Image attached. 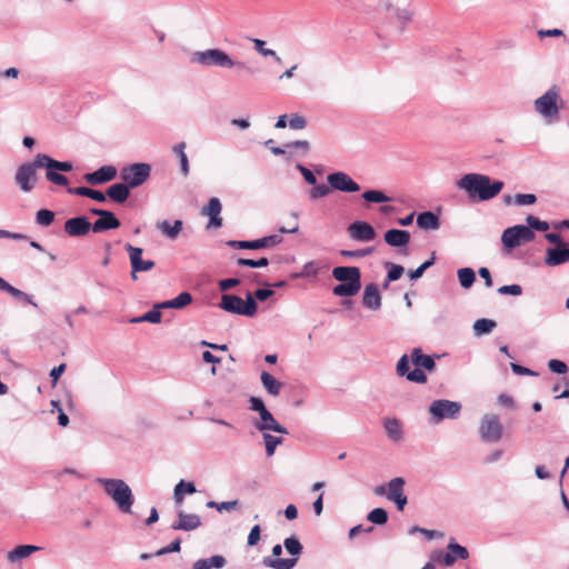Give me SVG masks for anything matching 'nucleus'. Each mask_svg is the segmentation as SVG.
Returning a JSON list of instances; mask_svg holds the SVG:
<instances>
[{
	"mask_svg": "<svg viewBox=\"0 0 569 569\" xmlns=\"http://www.w3.org/2000/svg\"><path fill=\"white\" fill-rule=\"evenodd\" d=\"M190 61L206 68L220 67L230 69L238 67L239 69H244L243 62L234 61L227 52L221 49L194 51L190 57Z\"/></svg>",
	"mask_w": 569,
	"mask_h": 569,
	"instance_id": "nucleus-5",
	"label": "nucleus"
},
{
	"mask_svg": "<svg viewBox=\"0 0 569 569\" xmlns=\"http://www.w3.org/2000/svg\"><path fill=\"white\" fill-rule=\"evenodd\" d=\"M263 441L266 446V453L268 457H271L274 455L276 448L282 443V438L272 436L270 433H263Z\"/></svg>",
	"mask_w": 569,
	"mask_h": 569,
	"instance_id": "nucleus-48",
	"label": "nucleus"
},
{
	"mask_svg": "<svg viewBox=\"0 0 569 569\" xmlns=\"http://www.w3.org/2000/svg\"><path fill=\"white\" fill-rule=\"evenodd\" d=\"M331 189L341 192L353 193L360 191V186L346 172L336 171L327 177Z\"/></svg>",
	"mask_w": 569,
	"mask_h": 569,
	"instance_id": "nucleus-17",
	"label": "nucleus"
},
{
	"mask_svg": "<svg viewBox=\"0 0 569 569\" xmlns=\"http://www.w3.org/2000/svg\"><path fill=\"white\" fill-rule=\"evenodd\" d=\"M289 127L293 130H302L307 127V119L303 116L293 113L289 120Z\"/></svg>",
	"mask_w": 569,
	"mask_h": 569,
	"instance_id": "nucleus-61",
	"label": "nucleus"
},
{
	"mask_svg": "<svg viewBox=\"0 0 569 569\" xmlns=\"http://www.w3.org/2000/svg\"><path fill=\"white\" fill-rule=\"evenodd\" d=\"M479 435L483 442H499L503 436V426L499 417L493 413H486L479 423Z\"/></svg>",
	"mask_w": 569,
	"mask_h": 569,
	"instance_id": "nucleus-11",
	"label": "nucleus"
},
{
	"mask_svg": "<svg viewBox=\"0 0 569 569\" xmlns=\"http://www.w3.org/2000/svg\"><path fill=\"white\" fill-rule=\"evenodd\" d=\"M362 305L370 310H379L381 308V295L376 283H369L365 287L362 293Z\"/></svg>",
	"mask_w": 569,
	"mask_h": 569,
	"instance_id": "nucleus-25",
	"label": "nucleus"
},
{
	"mask_svg": "<svg viewBox=\"0 0 569 569\" xmlns=\"http://www.w3.org/2000/svg\"><path fill=\"white\" fill-rule=\"evenodd\" d=\"M150 173L151 166L139 162L123 167L120 170V178L130 189H134L143 184L149 179Z\"/></svg>",
	"mask_w": 569,
	"mask_h": 569,
	"instance_id": "nucleus-10",
	"label": "nucleus"
},
{
	"mask_svg": "<svg viewBox=\"0 0 569 569\" xmlns=\"http://www.w3.org/2000/svg\"><path fill=\"white\" fill-rule=\"evenodd\" d=\"M92 230V224L84 216L73 217L64 222V232L70 237H83Z\"/></svg>",
	"mask_w": 569,
	"mask_h": 569,
	"instance_id": "nucleus-20",
	"label": "nucleus"
},
{
	"mask_svg": "<svg viewBox=\"0 0 569 569\" xmlns=\"http://www.w3.org/2000/svg\"><path fill=\"white\" fill-rule=\"evenodd\" d=\"M527 227L531 228V230H538V231H547L549 229V223L547 221L539 220L538 218L533 216H528L527 219Z\"/></svg>",
	"mask_w": 569,
	"mask_h": 569,
	"instance_id": "nucleus-56",
	"label": "nucleus"
},
{
	"mask_svg": "<svg viewBox=\"0 0 569 569\" xmlns=\"http://www.w3.org/2000/svg\"><path fill=\"white\" fill-rule=\"evenodd\" d=\"M351 239L360 242L372 241L377 237L375 228L367 221H355L347 229Z\"/></svg>",
	"mask_w": 569,
	"mask_h": 569,
	"instance_id": "nucleus-18",
	"label": "nucleus"
},
{
	"mask_svg": "<svg viewBox=\"0 0 569 569\" xmlns=\"http://www.w3.org/2000/svg\"><path fill=\"white\" fill-rule=\"evenodd\" d=\"M254 49L263 57H272L277 63H281V58L277 54V52L272 49L264 48L266 42L260 39H253Z\"/></svg>",
	"mask_w": 569,
	"mask_h": 569,
	"instance_id": "nucleus-49",
	"label": "nucleus"
},
{
	"mask_svg": "<svg viewBox=\"0 0 569 569\" xmlns=\"http://www.w3.org/2000/svg\"><path fill=\"white\" fill-rule=\"evenodd\" d=\"M41 547L33 546V545H20L17 546L14 549L8 552V560L10 562H16L20 559L29 557L31 553L40 550Z\"/></svg>",
	"mask_w": 569,
	"mask_h": 569,
	"instance_id": "nucleus-37",
	"label": "nucleus"
},
{
	"mask_svg": "<svg viewBox=\"0 0 569 569\" xmlns=\"http://www.w3.org/2000/svg\"><path fill=\"white\" fill-rule=\"evenodd\" d=\"M282 242V237L279 234H271L256 240H230L227 244L234 249H249L257 250L262 248L274 247Z\"/></svg>",
	"mask_w": 569,
	"mask_h": 569,
	"instance_id": "nucleus-15",
	"label": "nucleus"
},
{
	"mask_svg": "<svg viewBox=\"0 0 569 569\" xmlns=\"http://www.w3.org/2000/svg\"><path fill=\"white\" fill-rule=\"evenodd\" d=\"M39 160L40 153H38L32 161L24 162L17 169L14 182L19 186L21 191L30 192L36 187L38 180L36 170L44 168V166L39 164Z\"/></svg>",
	"mask_w": 569,
	"mask_h": 569,
	"instance_id": "nucleus-8",
	"label": "nucleus"
},
{
	"mask_svg": "<svg viewBox=\"0 0 569 569\" xmlns=\"http://www.w3.org/2000/svg\"><path fill=\"white\" fill-rule=\"evenodd\" d=\"M46 178L53 184L67 187L69 181L68 178L60 173L57 169H46Z\"/></svg>",
	"mask_w": 569,
	"mask_h": 569,
	"instance_id": "nucleus-50",
	"label": "nucleus"
},
{
	"mask_svg": "<svg viewBox=\"0 0 569 569\" xmlns=\"http://www.w3.org/2000/svg\"><path fill=\"white\" fill-rule=\"evenodd\" d=\"M332 277L340 282L332 289L337 297H352L361 289V272L358 267H336Z\"/></svg>",
	"mask_w": 569,
	"mask_h": 569,
	"instance_id": "nucleus-3",
	"label": "nucleus"
},
{
	"mask_svg": "<svg viewBox=\"0 0 569 569\" xmlns=\"http://www.w3.org/2000/svg\"><path fill=\"white\" fill-rule=\"evenodd\" d=\"M173 300L174 309H183L188 305L192 302V296L191 293L183 291L179 293Z\"/></svg>",
	"mask_w": 569,
	"mask_h": 569,
	"instance_id": "nucleus-57",
	"label": "nucleus"
},
{
	"mask_svg": "<svg viewBox=\"0 0 569 569\" xmlns=\"http://www.w3.org/2000/svg\"><path fill=\"white\" fill-rule=\"evenodd\" d=\"M396 371L398 376L406 377L407 380L416 383H426L427 382V376L426 373L419 369L415 368L413 370H410L409 366V358L407 355H403L397 362Z\"/></svg>",
	"mask_w": 569,
	"mask_h": 569,
	"instance_id": "nucleus-19",
	"label": "nucleus"
},
{
	"mask_svg": "<svg viewBox=\"0 0 569 569\" xmlns=\"http://www.w3.org/2000/svg\"><path fill=\"white\" fill-rule=\"evenodd\" d=\"M536 234L531 228L525 224H516L507 228L501 236V242L505 248L513 249L519 247L522 242H530L535 239Z\"/></svg>",
	"mask_w": 569,
	"mask_h": 569,
	"instance_id": "nucleus-12",
	"label": "nucleus"
},
{
	"mask_svg": "<svg viewBox=\"0 0 569 569\" xmlns=\"http://www.w3.org/2000/svg\"><path fill=\"white\" fill-rule=\"evenodd\" d=\"M362 198L367 202H373V203H382L390 201V198L380 190H367L362 193Z\"/></svg>",
	"mask_w": 569,
	"mask_h": 569,
	"instance_id": "nucleus-46",
	"label": "nucleus"
},
{
	"mask_svg": "<svg viewBox=\"0 0 569 569\" xmlns=\"http://www.w3.org/2000/svg\"><path fill=\"white\" fill-rule=\"evenodd\" d=\"M162 313L158 310L154 305L153 308L146 312L140 317H134L130 319V323H140V322H150V323H159L161 321Z\"/></svg>",
	"mask_w": 569,
	"mask_h": 569,
	"instance_id": "nucleus-43",
	"label": "nucleus"
},
{
	"mask_svg": "<svg viewBox=\"0 0 569 569\" xmlns=\"http://www.w3.org/2000/svg\"><path fill=\"white\" fill-rule=\"evenodd\" d=\"M0 291H6L18 300H22L34 308H38V303L33 300V297L29 293L23 292L20 289L14 288L8 281L0 277Z\"/></svg>",
	"mask_w": 569,
	"mask_h": 569,
	"instance_id": "nucleus-30",
	"label": "nucleus"
},
{
	"mask_svg": "<svg viewBox=\"0 0 569 569\" xmlns=\"http://www.w3.org/2000/svg\"><path fill=\"white\" fill-rule=\"evenodd\" d=\"M181 550V539H174L169 546H166L154 552L156 557L163 556L171 552H179Z\"/></svg>",
	"mask_w": 569,
	"mask_h": 569,
	"instance_id": "nucleus-59",
	"label": "nucleus"
},
{
	"mask_svg": "<svg viewBox=\"0 0 569 569\" xmlns=\"http://www.w3.org/2000/svg\"><path fill=\"white\" fill-rule=\"evenodd\" d=\"M254 427L259 431L270 430V431H274V432L282 433V435L288 433L287 428H284L282 425H280L274 419V417L272 416V413L269 410H267V411L262 412V415H260V421L256 422Z\"/></svg>",
	"mask_w": 569,
	"mask_h": 569,
	"instance_id": "nucleus-26",
	"label": "nucleus"
},
{
	"mask_svg": "<svg viewBox=\"0 0 569 569\" xmlns=\"http://www.w3.org/2000/svg\"><path fill=\"white\" fill-rule=\"evenodd\" d=\"M54 220V212L49 209H40L36 213V222L42 227L50 226Z\"/></svg>",
	"mask_w": 569,
	"mask_h": 569,
	"instance_id": "nucleus-52",
	"label": "nucleus"
},
{
	"mask_svg": "<svg viewBox=\"0 0 569 569\" xmlns=\"http://www.w3.org/2000/svg\"><path fill=\"white\" fill-rule=\"evenodd\" d=\"M283 546L287 552L293 557H298L302 552V545L295 536L286 538ZM297 563V558H271L264 557L262 565L272 569H292Z\"/></svg>",
	"mask_w": 569,
	"mask_h": 569,
	"instance_id": "nucleus-7",
	"label": "nucleus"
},
{
	"mask_svg": "<svg viewBox=\"0 0 569 569\" xmlns=\"http://www.w3.org/2000/svg\"><path fill=\"white\" fill-rule=\"evenodd\" d=\"M39 164L44 166L46 169H57L60 172H69L73 169L70 161H58L44 153H40Z\"/></svg>",
	"mask_w": 569,
	"mask_h": 569,
	"instance_id": "nucleus-34",
	"label": "nucleus"
},
{
	"mask_svg": "<svg viewBox=\"0 0 569 569\" xmlns=\"http://www.w3.org/2000/svg\"><path fill=\"white\" fill-rule=\"evenodd\" d=\"M385 268L388 270L387 278L383 283V288H387L390 282L397 281L401 278L405 272V268L400 264H396L393 262H386Z\"/></svg>",
	"mask_w": 569,
	"mask_h": 569,
	"instance_id": "nucleus-42",
	"label": "nucleus"
},
{
	"mask_svg": "<svg viewBox=\"0 0 569 569\" xmlns=\"http://www.w3.org/2000/svg\"><path fill=\"white\" fill-rule=\"evenodd\" d=\"M201 518L196 513H188L183 510L177 512V520L172 522V530L192 531L201 527Z\"/></svg>",
	"mask_w": 569,
	"mask_h": 569,
	"instance_id": "nucleus-21",
	"label": "nucleus"
},
{
	"mask_svg": "<svg viewBox=\"0 0 569 569\" xmlns=\"http://www.w3.org/2000/svg\"><path fill=\"white\" fill-rule=\"evenodd\" d=\"M383 428L392 441H400L402 439V426L397 418H386L383 420Z\"/></svg>",
	"mask_w": 569,
	"mask_h": 569,
	"instance_id": "nucleus-36",
	"label": "nucleus"
},
{
	"mask_svg": "<svg viewBox=\"0 0 569 569\" xmlns=\"http://www.w3.org/2000/svg\"><path fill=\"white\" fill-rule=\"evenodd\" d=\"M226 558L220 555L212 556L210 558L199 559L193 563L192 569H221L226 566Z\"/></svg>",
	"mask_w": 569,
	"mask_h": 569,
	"instance_id": "nucleus-35",
	"label": "nucleus"
},
{
	"mask_svg": "<svg viewBox=\"0 0 569 569\" xmlns=\"http://www.w3.org/2000/svg\"><path fill=\"white\" fill-rule=\"evenodd\" d=\"M513 201L518 206H530L537 201V197L533 193H517Z\"/></svg>",
	"mask_w": 569,
	"mask_h": 569,
	"instance_id": "nucleus-60",
	"label": "nucleus"
},
{
	"mask_svg": "<svg viewBox=\"0 0 569 569\" xmlns=\"http://www.w3.org/2000/svg\"><path fill=\"white\" fill-rule=\"evenodd\" d=\"M460 286L465 289L470 288L475 280L476 273L471 268H461L457 272Z\"/></svg>",
	"mask_w": 569,
	"mask_h": 569,
	"instance_id": "nucleus-44",
	"label": "nucleus"
},
{
	"mask_svg": "<svg viewBox=\"0 0 569 569\" xmlns=\"http://www.w3.org/2000/svg\"><path fill=\"white\" fill-rule=\"evenodd\" d=\"M561 104L560 88L557 84H552L542 96L535 100L533 108L547 123L551 124L559 121Z\"/></svg>",
	"mask_w": 569,
	"mask_h": 569,
	"instance_id": "nucleus-4",
	"label": "nucleus"
},
{
	"mask_svg": "<svg viewBox=\"0 0 569 569\" xmlns=\"http://www.w3.org/2000/svg\"><path fill=\"white\" fill-rule=\"evenodd\" d=\"M318 272H319V268L317 267V264L313 261H309L303 264L300 272L292 273L291 278L298 279V278H306V277H315L318 274Z\"/></svg>",
	"mask_w": 569,
	"mask_h": 569,
	"instance_id": "nucleus-51",
	"label": "nucleus"
},
{
	"mask_svg": "<svg viewBox=\"0 0 569 569\" xmlns=\"http://www.w3.org/2000/svg\"><path fill=\"white\" fill-rule=\"evenodd\" d=\"M456 184L459 190H463L468 194L471 202L491 200L503 188L502 181L492 180L489 176L481 173H466Z\"/></svg>",
	"mask_w": 569,
	"mask_h": 569,
	"instance_id": "nucleus-1",
	"label": "nucleus"
},
{
	"mask_svg": "<svg viewBox=\"0 0 569 569\" xmlns=\"http://www.w3.org/2000/svg\"><path fill=\"white\" fill-rule=\"evenodd\" d=\"M183 227V222L181 220H174L173 223H171L168 220H163L157 223V229L167 238L173 240L176 239L179 233L181 232Z\"/></svg>",
	"mask_w": 569,
	"mask_h": 569,
	"instance_id": "nucleus-32",
	"label": "nucleus"
},
{
	"mask_svg": "<svg viewBox=\"0 0 569 569\" xmlns=\"http://www.w3.org/2000/svg\"><path fill=\"white\" fill-rule=\"evenodd\" d=\"M186 142L181 141L172 147V151L178 156L180 161V171L183 177H188L189 174V161L188 157L184 152Z\"/></svg>",
	"mask_w": 569,
	"mask_h": 569,
	"instance_id": "nucleus-40",
	"label": "nucleus"
},
{
	"mask_svg": "<svg viewBox=\"0 0 569 569\" xmlns=\"http://www.w3.org/2000/svg\"><path fill=\"white\" fill-rule=\"evenodd\" d=\"M433 263H435V253L432 254V257H431L429 260H427V261H425L423 263H421L417 269H415V270H410V271L408 272L409 278H410L411 280H418L419 278H421V277H422L423 272H425L428 268H430Z\"/></svg>",
	"mask_w": 569,
	"mask_h": 569,
	"instance_id": "nucleus-55",
	"label": "nucleus"
},
{
	"mask_svg": "<svg viewBox=\"0 0 569 569\" xmlns=\"http://www.w3.org/2000/svg\"><path fill=\"white\" fill-rule=\"evenodd\" d=\"M330 189L331 187L328 184H318V186H315L311 190H310V199L311 200H316V199H319V198H323L329 194L330 192Z\"/></svg>",
	"mask_w": 569,
	"mask_h": 569,
	"instance_id": "nucleus-58",
	"label": "nucleus"
},
{
	"mask_svg": "<svg viewBox=\"0 0 569 569\" xmlns=\"http://www.w3.org/2000/svg\"><path fill=\"white\" fill-rule=\"evenodd\" d=\"M96 482L103 488L104 493L113 501L121 513H132L134 496L130 486L124 480L98 478Z\"/></svg>",
	"mask_w": 569,
	"mask_h": 569,
	"instance_id": "nucleus-2",
	"label": "nucleus"
},
{
	"mask_svg": "<svg viewBox=\"0 0 569 569\" xmlns=\"http://www.w3.org/2000/svg\"><path fill=\"white\" fill-rule=\"evenodd\" d=\"M197 491L193 482H187L184 480H180L173 490V499L176 505H180L183 501V495H191Z\"/></svg>",
	"mask_w": 569,
	"mask_h": 569,
	"instance_id": "nucleus-39",
	"label": "nucleus"
},
{
	"mask_svg": "<svg viewBox=\"0 0 569 569\" xmlns=\"http://www.w3.org/2000/svg\"><path fill=\"white\" fill-rule=\"evenodd\" d=\"M447 548L456 557V560H466L469 558V551L467 548L457 543L453 539L448 543Z\"/></svg>",
	"mask_w": 569,
	"mask_h": 569,
	"instance_id": "nucleus-53",
	"label": "nucleus"
},
{
	"mask_svg": "<svg viewBox=\"0 0 569 569\" xmlns=\"http://www.w3.org/2000/svg\"><path fill=\"white\" fill-rule=\"evenodd\" d=\"M106 194L112 201L123 203L130 196V188L124 182L113 183L106 190Z\"/></svg>",
	"mask_w": 569,
	"mask_h": 569,
	"instance_id": "nucleus-29",
	"label": "nucleus"
},
{
	"mask_svg": "<svg viewBox=\"0 0 569 569\" xmlns=\"http://www.w3.org/2000/svg\"><path fill=\"white\" fill-rule=\"evenodd\" d=\"M373 251H375L373 247H367V248L357 249V250H346V249H343V250L339 251V254L342 258L359 259V258H363V257L370 256Z\"/></svg>",
	"mask_w": 569,
	"mask_h": 569,
	"instance_id": "nucleus-47",
	"label": "nucleus"
},
{
	"mask_svg": "<svg viewBox=\"0 0 569 569\" xmlns=\"http://www.w3.org/2000/svg\"><path fill=\"white\" fill-rule=\"evenodd\" d=\"M261 383L264 390L272 397L280 395L282 382L277 380L271 373L262 371L260 376Z\"/></svg>",
	"mask_w": 569,
	"mask_h": 569,
	"instance_id": "nucleus-33",
	"label": "nucleus"
},
{
	"mask_svg": "<svg viewBox=\"0 0 569 569\" xmlns=\"http://www.w3.org/2000/svg\"><path fill=\"white\" fill-rule=\"evenodd\" d=\"M287 149H298L302 154H307L310 150V143L307 140H297L284 144Z\"/></svg>",
	"mask_w": 569,
	"mask_h": 569,
	"instance_id": "nucleus-63",
	"label": "nucleus"
},
{
	"mask_svg": "<svg viewBox=\"0 0 569 569\" xmlns=\"http://www.w3.org/2000/svg\"><path fill=\"white\" fill-rule=\"evenodd\" d=\"M379 8L386 11L387 17L396 24L401 33L412 19V12L407 8H398L390 0H380Z\"/></svg>",
	"mask_w": 569,
	"mask_h": 569,
	"instance_id": "nucleus-13",
	"label": "nucleus"
},
{
	"mask_svg": "<svg viewBox=\"0 0 569 569\" xmlns=\"http://www.w3.org/2000/svg\"><path fill=\"white\" fill-rule=\"evenodd\" d=\"M461 403L447 399H438L430 403L429 413L431 415L430 422L438 425L445 419H456L461 411Z\"/></svg>",
	"mask_w": 569,
	"mask_h": 569,
	"instance_id": "nucleus-9",
	"label": "nucleus"
},
{
	"mask_svg": "<svg viewBox=\"0 0 569 569\" xmlns=\"http://www.w3.org/2000/svg\"><path fill=\"white\" fill-rule=\"evenodd\" d=\"M412 363L416 366V368L419 369H426L428 371H432L436 368V358H439V356H428L423 355L421 348H413L410 355Z\"/></svg>",
	"mask_w": 569,
	"mask_h": 569,
	"instance_id": "nucleus-28",
	"label": "nucleus"
},
{
	"mask_svg": "<svg viewBox=\"0 0 569 569\" xmlns=\"http://www.w3.org/2000/svg\"><path fill=\"white\" fill-rule=\"evenodd\" d=\"M569 261V244L562 243L548 248L546 251L545 263L549 267H556Z\"/></svg>",
	"mask_w": 569,
	"mask_h": 569,
	"instance_id": "nucleus-22",
	"label": "nucleus"
},
{
	"mask_svg": "<svg viewBox=\"0 0 569 569\" xmlns=\"http://www.w3.org/2000/svg\"><path fill=\"white\" fill-rule=\"evenodd\" d=\"M117 169L113 166H103L93 172L86 173L83 179L90 184H102L113 180Z\"/></svg>",
	"mask_w": 569,
	"mask_h": 569,
	"instance_id": "nucleus-23",
	"label": "nucleus"
},
{
	"mask_svg": "<svg viewBox=\"0 0 569 569\" xmlns=\"http://www.w3.org/2000/svg\"><path fill=\"white\" fill-rule=\"evenodd\" d=\"M269 263V260L264 257L253 260V259H246V258H239L237 259V264L239 267H249V268H263L267 267Z\"/></svg>",
	"mask_w": 569,
	"mask_h": 569,
	"instance_id": "nucleus-54",
	"label": "nucleus"
},
{
	"mask_svg": "<svg viewBox=\"0 0 569 569\" xmlns=\"http://www.w3.org/2000/svg\"><path fill=\"white\" fill-rule=\"evenodd\" d=\"M124 249L129 254L132 279H137V272L149 271L154 267V261L142 259V248L134 247L130 243H126Z\"/></svg>",
	"mask_w": 569,
	"mask_h": 569,
	"instance_id": "nucleus-16",
	"label": "nucleus"
},
{
	"mask_svg": "<svg viewBox=\"0 0 569 569\" xmlns=\"http://www.w3.org/2000/svg\"><path fill=\"white\" fill-rule=\"evenodd\" d=\"M405 479L402 477H396L388 482L387 486V499L393 501L395 499L403 496Z\"/></svg>",
	"mask_w": 569,
	"mask_h": 569,
	"instance_id": "nucleus-38",
	"label": "nucleus"
},
{
	"mask_svg": "<svg viewBox=\"0 0 569 569\" xmlns=\"http://www.w3.org/2000/svg\"><path fill=\"white\" fill-rule=\"evenodd\" d=\"M385 242L395 248L407 247L410 242V233L402 229H390L383 234Z\"/></svg>",
	"mask_w": 569,
	"mask_h": 569,
	"instance_id": "nucleus-27",
	"label": "nucleus"
},
{
	"mask_svg": "<svg viewBox=\"0 0 569 569\" xmlns=\"http://www.w3.org/2000/svg\"><path fill=\"white\" fill-rule=\"evenodd\" d=\"M221 210L222 204L216 197L211 198L207 206L202 208V214L209 217L208 228H220L222 226Z\"/></svg>",
	"mask_w": 569,
	"mask_h": 569,
	"instance_id": "nucleus-24",
	"label": "nucleus"
},
{
	"mask_svg": "<svg viewBox=\"0 0 569 569\" xmlns=\"http://www.w3.org/2000/svg\"><path fill=\"white\" fill-rule=\"evenodd\" d=\"M548 368L550 371L558 373V375H563L568 371V366L563 361L558 360V359L549 360Z\"/></svg>",
	"mask_w": 569,
	"mask_h": 569,
	"instance_id": "nucleus-62",
	"label": "nucleus"
},
{
	"mask_svg": "<svg viewBox=\"0 0 569 569\" xmlns=\"http://www.w3.org/2000/svg\"><path fill=\"white\" fill-rule=\"evenodd\" d=\"M260 535H261L260 526L254 525L248 535L247 545L249 547L256 546L258 543V541L260 540Z\"/></svg>",
	"mask_w": 569,
	"mask_h": 569,
	"instance_id": "nucleus-64",
	"label": "nucleus"
},
{
	"mask_svg": "<svg viewBox=\"0 0 569 569\" xmlns=\"http://www.w3.org/2000/svg\"><path fill=\"white\" fill-rule=\"evenodd\" d=\"M90 212L98 217V219L92 223V231L94 233L117 229L121 224L120 220L116 217V214L112 211L99 208H91Z\"/></svg>",
	"mask_w": 569,
	"mask_h": 569,
	"instance_id": "nucleus-14",
	"label": "nucleus"
},
{
	"mask_svg": "<svg viewBox=\"0 0 569 569\" xmlns=\"http://www.w3.org/2000/svg\"><path fill=\"white\" fill-rule=\"evenodd\" d=\"M417 224L422 230H438L440 228V219L432 211H423L417 216Z\"/></svg>",
	"mask_w": 569,
	"mask_h": 569,
	"instance_id": "nucleus-31",
	"label": "nucleus"
},
{
	"mask_svg": "<svg viewBox=\"0 0 569 569\" xmlns=\"http://www.w3.org/2000/svg\"><path fill=\"white\" fill-rule=\"evenodd\" d=\"M367 519L373 525L382 526L388 521V512L383 508H375L368 513Z\"/></svg>",
	"mask_w": 569,
	"mask_h": 569,
	"instance_id": "nucleus-45",
	"label": "nucleus"
},
{
	"mask_svg": "<svg viewBox=\"0 0 569 569\" xmlns=\"http://www.w3.org/2000/svg\"><path fill=\"white\" fill-rule=\"evenodd\" d=\"M497 323L495 320L481 318L475 321L473 323V333L477 337L488 335L495 328Z\"/></svg>",
	"mask_w": 569,
	"mask_h": 569,
	"instance_id": "nucleus-41",
	"label": "nucleus"
},
{
	"mask_svg": "<svg viewBox=\"0 0 569 569\" xmlns=\"http://www.w3.org/2000/svg\"><path fill=\"white\" fill-rule=\"evenodd\" d=\"M219 308L233 315L253 317L257 313L258 305L251 292L247 293L246 300L236 295L224 293L221 296Z\"/></svg>",
	"mask_w": 569,
	"mask_h": 569,
	"instance_id": "nucleus-6",
	"label": "nucleus"
}]
</instances>
